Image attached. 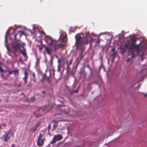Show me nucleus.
Listing matches in <instances>:
<instances>
[{"mask_svg":"<svg viewBox=\"0 0 147 147\" xmlns=\"http://www.w3.org/2000/svg\"><path fill=\"white\" fill-rule=\"evenodd\" d=\"M135 40H134V42L131 44L129 43L125 44L124 47L130 50L136 49L138 52H140L141 50V49L140 47L141 43H140L139 44L136 45H135Z\"/></svg>","mask_w":147,"mask_h":147,"instance_id":"4","label":"nucleus"},{"mask_svg":"<svg viewBox=\"0 0 147 147\" xmlns=\"http://www.w3.org/2000/svg\"><path fill=\"white\" fill-rule=\"evenodd\" d=\"M76 42L75 46L76 47V49L80 50L81 52L80 54V60L78 59L77 65H78L83 58L84 55L83 53L85 49L84 45L87 44L88 41L86 37H82L79 35H78L75 36Z\"/></svg>","mask_w":147,"mask_h":147,"instance_id":"1","label":"nucleus"},{"mask_svg":"<svg viewBox=\"0 0 147 147\" xmlns=\"http://www.w3.org/2000/svg\"><path fill=\"white\" fill-rule=\"evenodd\" d=\"M64 64H63L61 63L58 64V67H58L57 71L59 72H60V71L61 68L62 67H64Z\"/></svg>","mask_w":147,"mask_h":147,"instance_id":"11","label":"nucleus"},{"mask_svg":"<svg viewBox=\"0 0 147 147\" xmlns=\"http://www.w3.org/2000/svg\"><path fill=\"white\" fill-rule=\"evenodd\" d=\"M79 88H80V86H79L78 87V88L76 90L72 91L71 92V94H73V93H77L78 92V90H79Z\"/></svg>","mask_w":147,"mask_h":147,"instance_id":"16","label":"nucleus"},{"mask_svg":"<svg viewBox=\"0 0 147 147\" xmlns=\"http://www.w3.org/2000/svg\"><path fill=\"white\" fill-rule=\"evenodd\" d=\"M37 60L39 62V60L37 59Z\"/></svg>","mask_w":147,"mask_h":147,"instance_id":"48","label":"nucleus"},{"mask_svg":"<svg viewBox=\"0 0 147 147\" xmlns=\"http://www.w3.org/2000/svg\"><path fill=\"white\" fill-rule=\"evenodd\" d=\"M37 128L34 127L30 129V130L33 132H34L36 130Z\"/></svg>","mask_w":147,"mask_h":147,"instance_id":"17","label":"nucleus"},{"mask_svg":"<svg viewBox=\"0 0 147 147\" xmlns=\"http://www.w3.org/2000/svg\"><path fill=\"white\" fill-rule=\"evenodd\" d=\"M111 51L113 52H115V49L113 48L112 49Z\"/></svg>","mask_w":147,"mask_h":147,"instance_id":"35","label":"nucleus"},{"mask_svg":"<svg viewBox=\"0 0 147 147\" xmlns=\"http://www.w3.org/2000/svg\"><path fill=\"white\" fill-rule=\"evenodd\" d=\"M121 49L122 52H125L126 51V50L124 48L121 47Z\"/></svg>","mask_w":147,"mask_h":147,"instance_id":"22","label":"nucleus"},{"mask_svg":"<svg viewBox=\"0 0 147 147\" xmlns=\"http://www.w3.org/2000/svg\"><path fill=\"white\" fill-rule=\"evenodd\" d=\"M45 50L47 51L48 54L51 55L52 53V50L49 49L47 47H45Z\"/></svg>","mask_w":147,"mask_h":147,"instance_id":"13","label":"nucleus"},{"mask_svg":"<svg viewBox=\"0 0 147 147\" xmlns=\"http://www.w3.org/2000/svg\"><path fill=\"white\" fill-rule=\"evenodd\" d=\"M24 77H28L27 76V73L26 71L24 72Z\"/></svg>","mask_w":147,"mask_h":147,"instance_id":"30","label":"nucleus"},{"mask_svg":"<svg viewBox=\"0 0 147 147\" xmlns=\"http://www.w3.org/2000/svg\"><path fill=\"white\" fill-rule=\"evenodd\" d=\"M72 59H71L70 60H67L66 61L67 65L70 66L72 63Z\"/></svg>","mask_w":147,"mask_h":147,"instance_id":"14","label":"nucleus"},{"mask_svg":"<svg viewBox=\"0 0 147 147\" xmlns=\"http://www.w3.org/2000/svg\"><path fill=\"white\" fill-rule=\"evenodd\" d=\"M32 76L34 78H35V75L34 73H33L32 74Z\"/></svg>","mask_w":147,"mask_h":147,"instance_id":"32","label":"nucleus"},{"mask_svg":"<svg viewBox=\"0 0 147 147\" xmlns=\"http://www.w3.org/2000/svg\"><path fill=\"white\" fill-rule=\"evenodd\" d=\"M117 53L116 52H113V53L112 54V55L113 56H114Z\"/></svg>","mask_w":147,"mask_h":147,"instance_id":"28","label":"nucleus"},{"mask_svg":"<svg viewBox=\"0 0 147 147\" xmlns=\"http://www.w3.org/2000/svg\"><path fill=\"white\" fill-rule=\"evenodd\" d=\"M51 126L50 125H49L48 126V129L49 131L51 129Z\"/></svg>","mask_w":147,"mask_h":147,"instance_id":"31","label":"nucleus"},{"mask_svg":"<svg viewBox=\"0 0 147 147\" xmlns=\"http://www.w3.org/2000/svg\"><path fill=\"white\" fill-rule=\"evenodd\" d=\"M144 96H147V93L146 94H144Z\"/></svg>","mask_w":147,"mask_h":147,"instance_id":"43","label":"nucleus"},{"mask_svg":"<svg viewBox=\"0 0 147 147\" xmlns=\"http://www.w3.org/2000/svg\"><path fill=\"white\" fill-rule=\"evenodd\" d=\"M42 92L43 93H45V91H43Z\"/></svg>","mask_w":147,"mask_h":147,"instance_id":"47","label":"nucleus"},{"mask_svg":"<svg viewBox=\"0 0 147 147\" xmlns=\"http://www.w3.org/2000/svg\"><path fill=\"white\" fill-rule=\"evenodd\" d=\"M46 80H47V82L49 83H51V81L50 80V77H47Z\"/></svg>","mask_w":147,"mask_h":147,"instance_id":"20","label":"nucleus"},{"mask_svg":"<svg viewBox=\"0 0 147 147\" xmlns=\"http://www.w3.org/2000/svg\"><path fill=\"white\" fill-rule=\"evenodd\" d=\"M28 77H24L23 78V80L24 81L25 84H26L27 82V79Z\"/></svg>","mask_w":147,"mask_h":147,"instance_id":"18","label":"nucleus"},{"mask_svg":"<svg viewBox=\"0 0 147 147\" xmlns=\"http://www.w3.org/2000/svg\"><path fill=\"white\" fill-rule=\"evenodd\" d=\"M63 138V136L60 134L55 135L53 138V140L51 142L50 144H53L57 141H59Z\"/></svg>","mask_w":147,"mask_h":147,"instance_id":"5","label":"nucleus"},{"mask_svg":"<svg viewBox=\"0 0 147 147\" xmlns=\"http://www.w3.org/2000/svg\"><path fill=\"white\" fill-rule=\"evenodd\" d=\"M22 44L23 46H25L26 45V44L24 43H22Z\"/></svg>","mask_w":147,"mask_h":147,"instance_id":"39","label":"nucleus"},{"mask_svg":"<svg viewBox=\"0 0 147 147\" xmlns=\"http://www.w3.org/2000/svg\"><path fill=\"white\" fill-rule=\"evenodd\" d=\"M42 136H43L41 134H40L39 136H38V140H39L40 139H41L42 138Z\"/></svg>","mask_w":147,"mask_h":147,"instance_id":"19","label":"nucleus"},{"mask_svg":"<svg viewBox=\"0 0 147 147\" xmlns=\"http://www.w3.org/2000/svg\"><path fill=\"white\" fill-rule=\"evenodd\" d=\"M21 86V84H19L18 85V86H19V87H20V86Z\"/></svg>","mask_w":147,"mask_h":147,"instance_id":"45","label":"nucleus"},{"mask_svg":"<svg viewBox=\"0 0 147 147\" xmlns=\"http://www.w3.org/2000/svg\"><path fill=\"white\" fill-rule=\"evenodd\" d=\"M2 124H1V126H0V129H1V126H2Z\"/></svg>","mask_w":147,"mask_h":147,"instance_id":"44","label":"nucleus"},{"mask_svg":"<svg viewBox=\"0 0 147 147\" xmlns=\"http://www.w3.org/2000/svg\"><path fill=\"white\" fill-rule=\"evenodd\" d=\"M57 126H58V124H55V123H54V125H53V127L54 128H55L56 127H57Z\"/></svg>","mask_w":147,"mask_h":147,"instance_id":"25","label":"nucleus"},{"mask_svg":"<svg viewBox=\"0 0 147 147\" xmlns=\"http://www.w3.org/2000/svg\"><path fill=\"white\" fill-rule=\"evenodd\" d=\"M58 106L60 107H65V105H59Z\"/></svg>","mask_w":147,"mask_h":147,"instance_id":"33","label":"nucleus"},{"mask_svg":"<svg viewBox=\"0 0 147 147\" xmlns=\"http://www.w3.org/2000/svg\"><path fill=\"white\" fill-rule=\"evenodd\" d=\"M40 124L39 123H37L36 124V125L34 126L36 127L37 128L39 127V125Z\"/></svg>","mask_w":147,"mask_h":147,"instance_id":"27","label":"nucleus"},{"mask_svg":"<svg viewBox=\"0 0 147 147\" xmlns=\"http://www.w3.org/2000/svg\"><path fill=\"white\" fill-rule=\"evenodd\" d=\"M47 75L46 74H45L43 75L42 80V81H44L47 79Z\"/></svg>","mask_w":147,"mask_h":147,"instance_id":"15","label":"nucleus"},{"mask_svg":"<svg viewBox=\"0 0 147 147\" xmlns=\"http://www.w3.org/2000/svg\"><path fill=\"white\" fill-rule=\"evenodd\" d=\"M14 55L16 56V57H17L18 56V55L16 54H15Z\"/></svg>","mask_w":147,"mask_h":147,"instance_id":"46","label":"nucleus"},{"mask_svg":"<svg viewBox=\"0 0 147 147\" xmlns=\"http://www.w3.org/2000/svg\"><path fill=\"white\" fill-rule=\"evenodd\" d=\"M31 100H34V97H33V98H31Z\"/></svg>","mask_w":147,"mask_h":147,"instance_id":"40","label":"nucleus"},{"mask_svg":"<svg viewBox=\"0 0 147 147\" xmlns=\"http://www.w3.org/2000/svg\"><path fill=\"white\" fill-rule=\"evenodd\" d=\"M2 125H3L4 126V127H5V126H6V125H5V124H2Z\"/></svg>","mask_w":147,"mask_h":147,"instance_id":"41","label":"nucleus"},{"mask_svg":"<svg viewBox=\"0 0 147 147\" xmlns=\"http://www.w3.org/2000/svg\"><path fill=\"white\" fill-rule=\"evenodd\" d=\"M40 43L42 45H38V47L39 50L40 51H41L42 50L43 47H44L45 48V47L46 46L43 44L42 42V41H40Z\"/></svg>","mask_w":147,"mask_h":147,"instance_id":"12","label":"nucleus"},{"mask_svg":"<svg viewBox=\"0 0 147 147\" xmlns=\"http://www.w3.org/2000/svg\"><path fill=\"white\" fill-rule=\"evenodd\" d=\"M100 40H98L97 41V43H99L100 42Z\"/></svg>","mask_w":147,"mask_h":147,"instance_id":"37","label":"nucleus"},{"mask_svg":"<svg viewBox=\"0 0 147 147\" xmlns=\"http://www.w3.org/2000/svg\"><path fill=\"white\" fill-rule=\"evenodd\" d=\"M44 140L45 138H43L42 140L40 139L39 140H38L37 141V145L39 147L42 146L44 144Z\"/></svg>","mask_w":147,"mask_h":147,"instance_id":"7","label":"nucleus"},{"mask_svg":"<svg viewBox=\"0 0 147 147\" xmlns=\"http://www.w3.org/2000/svg\"><path fill=\"white\" fill-rule=\"evenodd\" d=\"M62 61V60L61 59H58V64H61Z\"/></svg>","mask_w":147,"mask_h":147,"instance_id":"24","label":"nucleus"},{"mask_svg":"<svg viewBox=\"0 0 147 147\" xmlns=\"http://www.w3.org/2000/svg\"><path fill=\"white\" fill-rule=\"evenodd\" d=\"M12 135L13 136L12 134V133L9 132L5 136L4 135L3 140L4 142H7L10 139Z\"/></svg>","mask_w":147,"mask_h":147,"instance_id":"6","label":"nucleus"},{"mask_svg":"<svg viewBox=\"0 0 147 147\" xmlns=\"http://www.w3.org/2000/svg\"><path fill=\"white\" fill-rule=\"evenodd\" d=\"M23 94V93H21V94Z\"/></svg>","mask_w":147,"mask_h":147,"instance_id":"49","label":"nucleus"},{"mask_svg":"<svg viewBox=\"0 0 147 147\" xmlns=\"http://www.w3.org/2000/svg\"><path fill=\"white\" fill-rule=\"evenodd\" d=\"M0 71L1 72H3L4 71V70L3 69L1 68V67L0 66Z\"/></svg>","mask_w":147,"mask_h":147,"instance_id":"29","label":"nucleus"},{"mask_svg":"<svg viewBox=\"0 0 147 147\" xmlns=\"http://www.w3.org/2000/svg\"><path fill=\"white\" fill-rule=\"evenodd\" d=\"M37 64V63L36 62V65Z\"/></svg>","mask_w":147,"mask_h":147,"instance_id":"50","label":"nucleus"},{"mask_svg":"<svg viewBox=\"0 0 147 147\" xmlns=\"http://www.w3.org/2000/svg\"><path fill=\"white\" fill-rule=\"evenodd\" d=\"M23 32L22 31H19L18 32L17 34H15L14 36V38L13 39V41H18L17 39L16 38V36L17 35L20 34V37L22 35V33H23Z\"/></svg>","mask_w":147,"mask_h":147,"instance_id":"9","label":"nucleus"},{"mask_svg":"<svg viewBox=\"0 0 147 147\" xmlns=\"http://www.w3.org/2000/svg\"><path fill=\"white\" fill-rule=\"evenodd\" d=\"M38 111L40 112L42 111V112L40 113H38V114H37L38 113L37 112H34V114L36 117H40V116L44 114V112L42 111V109H40L39 110H38Z\"/></svg>","mask_w":147,"mask_h":147,"instance_id":"8","label":"nucleus"},{"mask_svg":"<svg viewBox=\"0 0 147 147\" xmlns=\"http://www.w3.org/2000/svg\"><path fill=\"white\" fill-rule=\"evenodd\" d=\"M130 59H128L127 60V62H128V61H129Z\"/></svg>","mask_w":147,"mask_h":147,"instance_id":"42","label":"nucleus"},{"mask_svg":"<svg viewBox=\"0 0 147 147\" xmlns=\"http://www.w3.org/2000/svg\"><path fill=\"white\" fill-rule=\"evenodd\" d=\"M52 122L54 123L55 124H58L59 121L56 120H52Z\"/></svg>","mask_w":147,"mask_h":147,"instance_id":"23","label":"nucleus"},{"mask_svg":"<svg viewBox=\"0 0 147 147\" xmlns=\"http://www.w3.org/2000/svg\"><path fill=\"white\" fill-rule=\"evenodd\" d=\"M11 44L12 46V48L13 49V50L12 51L11 49L7 47V55L11 57H12V56L11 55V53L14 54L19 51H20L23 54V56L26 57V60H27L28 58V57L27 55L26 50L25 48H24L22 50L20 49V44L18 42V41H13L11 42Z\"/></svg>","mask_w":147,"mask_h":147,"instance_id":"3","label":"nucleus"},{"mask_svg":"<svg viewBox=\"0 0 147 147\" xmlns=\"http://www.w3.org/2000/svg\"><path fill=\"white\" fill-rule=\"evenodd\" d=\"M66 38V36H61L59 39L62 38V40L60 44H59L57 41L53 39L51 37L49 36H46L45 37V40L48 45L53 48L54 50L56 51L59 49L65 46V44L63 42L66 41L65 40Z\"/></svg>","mask_w":147,"mask_h":147,"instance_id":"2","label":"nucleus"},{"mask_svg":"<svg viewBox=\"0 0 147 147\" xmlns=\"http://www.w3.org/2000/svg\"><path fill=\"white\" fill-rule=\"evenodd\" d=\"M8 71L9 72V74H11L13 73H14L15 75L17 74L18 75H19V70L18 69H16L15 70H13L11 71L9 70H8Z\"/></svg>","mask_w":147,"mask_h":147,"instance_id":"10","label":"nucleus"},{"mask_svg":"<svg viewBox=\"0 0 147 147\" xmlns=\"http://www.w3.org/2000/svg\"><path fill=\"white\" fill-rule=\"evenodd\" d=\"M141 59L142 60V61H143V55H142V56H141Z\"/></svg>","mask_w":147,"mask_h":147,"instance_id":"38","label":"nucleus"},{"mask_svg":"<svg viewBox=\"0 0 147 147\" xmlns=\"http://www.w3.org/2000/svg\"><path fill=\"white\" fill-rule=\"evenodd\" d=\"M69 66L67 65V67L66 68L67 71V72H69L70 70V68L69 67Z\"/></svg>","mask_w":147,"mask_h":147,"instance_id":"21","label":"nucleus"},{"mask_svg":"<svg viewBox=\"0 0 147 147\" xmlns=\"http://www.w3.org/2000/svg\"><path fill=\"white\" fill-rule=\"evenodd\" d=\"M15 144H13L12 145L11 147H15Z\"/></svg>","mask_w":147,"mask_h":147,"instance_id":"34","label":"nucleus"},{"mask_svg":"<svg viewBox=\"0 0 147 147\" xmlns=\"http://www.w3.org/2000/svg\"><path fill=\"white\" fill-rule=\"evenodd\" d=\"M19 61L20 62H22V59L21 58H20L19 59Z\"/></svg>","mask_w":147,"mask_h":147,"instance_id":"36","label":"nucleus"},{"mask_svg":"<svg viewBox=\"0 0 147 147\" xmlns=\"http://www.w3.org/2000/svg\"><path fill=\"white\" fill-rule=\"evenodd\" d=\"M1 77L3 79V80H6V78L4 77V75L3 74H1Z\"/></svg>","mask_w":147,"mask_h":147,"instance_id":"26","label":"nucleus"}]
</instances>
